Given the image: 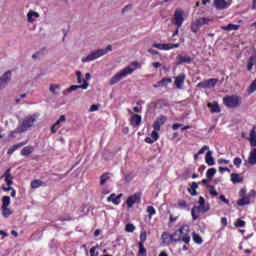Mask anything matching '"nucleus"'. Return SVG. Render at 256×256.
<instances>
[{
    "label": "nucleus",
    "instance_id": "nucleus-20",
    "mask_svg": "<svg viewBox=\"0 0 256 256\" xmlns=\"http://www.w3.org/2000/svg\"><path fill=\"white\" fill-rule=\"evenodd\" d=\"M89 87V82L87 80H83L82 85H72L68 88L69 93L73 91H77V89H88Z\"/></svg>",
    "mask_w": 256,
    "mask_h": 256
},
{
    "label": "nucleus",
    "instance_id": "nucleus-32",
    "mask_svg": "<svg viewBox=\"0 0 256 256\" xmlns=\"http://www.w3.org/2000/svg\"><path fill=\"white\" fill-rule=\"evenodd\" d=\"M231 177V181L232 183H234V185H236V183H243V177H241V175L237 174V173H232L230 175Z\"/></svg>",
    "mask_w": 256,
    "mask_h": 256
},
{
    "label": "nucleus",
    "instance_id": "nucleus-55",
    "mask_svg": "<svg viewBox=\"0 0 256 256\" xmlns=\"http://www.w3.org/2000/svg\"><path fill=\"white\" fill-rule=\"evenodd\" d=\"M152 47H155L156 49H160V51H165V44H161V43H154L152 45Z\"/></svg>",
    "mask_w": 256,
    "mask_h": 256
},
{
    "label": "nucleus",
    "instance_id": "nucleus-6",
    "mask_svg": "<svg viewBox=\"0 0 256 256\" xmlns=\"http://www.w3.org/2000/svg\"><path fill=\"white\" fill-rule=\"evenodd\" d=\"M35 124V118L33 117H26L24 118V120L22 121V124L17 127L12 133H11V137H13L14 133H25V131H27V129H30V127L32 125Z\"/></svg>",
    "mask_w": 256,
    "mask_h": 256
},
{
    "label": "nucleus",
    "instance_id": "nucleus-30",
    "mask_svg": "<svg viewBox=\"0 0 256 256\" xmlns=\"http://www.w3.org/2000/svg\"><path fill=\"white\" fill-rule=\"evenodd\" d=\"M33 151H35V149H33V146H25L21 151V155L22 157H29V155H31Z\"/></svg>",
    "mask_w": 256,
    "mask_h": 256
},
{
    "label": "nucleus",
    "instance_id": "nucleus-37",
    "mask_svg": "<svg viewBox=\"0 0 256 256\" xmlns=\"http://www.w3.org/2000/svg\"><path fill=\"white\" fill-rule=\"evenodd\" d=\"M2 211V217H4L5 219L11 217V215H13V211H11V209H9V207H4L1 208Z\"/></svg>",
    "mask_w": 256,
    "mask_h": 256
},
{
    "label": "nucleus",
    "instance_id": "nucleus-59",
    "mask_svg": "<svg viewBox=\"0 0 256 256\" xmlns=\"http://www.w3.org/2000/svg\"><path fill=\"white\" fill-rule=\"evenodd\" d=\"M56 89H59V85H57V84H52V85H50V91H51V93H53L54 95H55V90Z\"/></svg>",
    "mask_w": 256,
    "mask_h": 256
},
{
    "label": "nucleus",
    "instance_id": "nucleus-33",
    "mask_svg": "<svg viewBox=\"0 0 256 256\" xmlns=\"http://www.w3.org/2000/svg\"><path fill=\"white\" fill-rule=\"evenodd\" d=\"M177 207H178V209H183L184 211H187V209H189V204L187 203V201H185L183 199H178Z\"/></svg>",
    "mask_w": 256,
    "mask_h": 256
},
{
    "label": "nucleus",
    "instance_id": "nucleus-29",
    "mask_svg": "<svg viewBox=\"0 0 256 256\" xmlns=\"http://www.w3.org/2000/svg\"><path fill=\"white\" fill-rule=\"evenodd\" d=\"M248 163L250 165H256V148H253L251 151H250V155L248 157Z\"/></svg>",
    "mask_w": 256,
    "mask_h": 256
},
{
    "label": "nucleus",
    "instance_id": "nucleus-43",
    "mask_svg": "<svg viewBox=\"0 0 256 256\" xmlns=\"http://www.w3.org/2000/svg\"><path fill=\"white\" fill-rule=\"evenodd\" d=\"M207 188H208V191H209L210 195H212V197H217V195H219V193L215 189V186L207 185Z\"/></svg>",
    "mask_w": 256,
    "mask_h": 256
},
{
    "label": "nucleus",
    "instance_id": "nucleus-18",
    "mask_svg": "<svg viewBox=\"0 0 256 256\" xmlns=\"http://www.w3.org/2000/svg\"><path fill=\"white\" fill-rule=\"evenodd\" d=\"M121 197H123V194L115 195V193H112L108 198V203H113V205H119L121 203Z\"/></svg>",
    "mask_w": 256,
    "mask_h": 256
},
{
    "label": "nucleus",
    "instance_id": "nucleus-48",
    "mask_svg": "<svg viewBox=\"0 0 256 256\" xmlns=\"http://www.w3.org/2000/svg\"><path fill=\"white\" fill-rule=\"evenodd\" d=\"M147 241V232H141L140 233V242L142 245H145V242Z\"/></svg>",
    "mask_w": 256,
    "mask_h": 256
},
{
    "label": "nucleus",
    "instance_id": "nucleus-7",
    "mask_svg": "<svg viewBox=\"0 0 256 256\" xmlns=\"http://www.w3.org/2000/svg\"><path fill=\"white\" fill-rule=\"evenodd\" d=\"M141 192H136L133 195H130L127 200H126V205L128 209L133 208V205H141V197H142Z\"/></svg>",
    "mask_w": 256,
    "mask_h": 256
},
{
    "label": "nucleus",
    "instance_id": "nucleus-19",
    "mask_svg": "<svg viewBox=\"0 0 256 256\" xmlns=\"http://www.w3.org/2000/svg\"><path fill=\"white\" fill-rule=\"evenodd\" d=\"M111 174L110 172H105L100 176V187H103L106 185V183H109L111 181Z\"/></svg>",
    "mask_w": 256,
    "mask_h": 256
},
{
    "label": "nucleus",
    "instance_id": "nucleus-39",
    "mask_svg": "<svg viewBox=\"0 0 256 256\" xmlns=\"http://www.w3.org/2000/svg\"><path fill=\"white\" fill-rule=\"evenodd\" d=\"M9 205H11V197L3 196L2 197V206H1V208L9 207Z\"/></svg>",
    "mask_w": 256,
    "mask_h": 256
},
{
    "label": "nucleus",
    "instance_id": "nucleus-56",
    "mask_svg": "<svg viewBox=\"0 0 256 256\" xmlns=\"http://www.w3.org/2000/svg\"><path fill=\"white\" fill-rule=\"evenodd\" d=\"M133 9V5L128 4L126 5L123 9H122V14L125 15V13H127V11H131Z\"/></svg>",
    "mask_w": 256,
    "mask_h": 256
},
{
    "label": "nucleus",
    "instance_id": "nucleus-52",
    "mask_svg": "<svg viewBox=\"0 0 256 256\" xmlns=\"http://www.w3.org/2000/svg\"><path fill=\"white\" fill-rule=\"evenodd\" d=\"M125 231L127 233H133V231H135V225L133 224H127L125 227Z\"/></svg>",
    "mask_w": 256,
    "mask_h": 256
},
{
    "label": "nucleus",
    "instance_id": "nucleus-42",
    "mask_svg": "<svg viewBox=\"0 0 256 256\" xmlns=\"http://www.w3.org/2000/svg\"><path fill=\"white\" fill-rule=\"evenodd\" d=\"M66 117L65 115H61L60 118L54 123V127H57V129L61 128V123H65Z\"/></svg>",
    "mask_w": 256,
    "mask_h": 256
},
{
    "label": "nucleus",
    "instance_id": "nucleus-45",
    "mask_svg": "<svg viewBox=\"0 0 256 256\" xmlns=\"http://www.w3.org/2000/svg\"><path fill=\"white\" fill-rule=\"evenodd\" d=\"M172 79L171 78H162L161 81H159V85L165 86V85H169V83H172Z\"/></svg>",
    "mask_w": 256,
    "mask_h": 256
},
{
    "label": "nucleus",
    "instance_id": "nucleus-24",
    "mask_svg": "<svg viewBox=\"0 0 256 256\" xmlns=\"http://www.w3.org/2000/svg\"><path fill=\"white\" fill-rule=\"evenodd\" d=\"M205 161L209 167H212V165H215V159L213 158V152L208 151L205 156Z\"/></svg>",
    "mask_w": 256,
    "mask_h": 256
},
{
    "label": "nucleus",
    "instance_id": "nucleus-44",
    "mask_svg": "<svg viewBox=\"0 0 256 256\" xmlns=\"http://www.w3.org/2000/svg\"><path fill=\"white\" fill-rule=\"evenodd\" d=\"M201 29V26L198 24L197 20L191 24L192 33H197Z\"/></svg>",
    "mask_w": 256,
    "mask_h": 256
},
{
    "label": "nucleus",
    "instance_id": "nucleus-57",
    "mask_svg": "<svg viewBox=\"0 0 256 256\" xmlns=\"http://www.w3.org/2000/svg\"><path fill=\"white\" fill-rule=\"evenodd\" d=\"M205 151H209V146L204 145V146L198 151V155H203V153H205Z\"/></svg>",
    "mask_w": 256,
    "mask_h": 256
},
{
    "label": "nucleus",
    "instance_id": "nucleus-36",
    "mask_svg": "<svg viewBox=\"0 0 256 256\" xmlns=\"http://www.w3.org/2000/svg\"><path fill=\"white\" fill-rule=\"evenodd\" d=\"M37 17H39V13L30 11L27 14L28 23H33L35 21V19H37Z\"/></svg>",
    "mask_w": 256,
    "mask_h": 256
},
{
    "label": "nucleus",
    "instance_id": "nucleus-54",
    "mask_svg": "<svg viewBox=\"0 0 256 256\" xmlns=\"http://www.w3.org/2000/svg\"><path fill=\"white\" fill-rule=\"evenodd\" d=\"M256 91V79L250 84L249 93H255Z\"/></svg>",
    "mask_w": 256,
    "mask_h": 256
},
{
    "label": "nucleus",
    "instance_id": "nucleus-10",
    "mask_svg": "<svg viewBox=\"0 0 256 256\" xmlns=\"http://www.w3.org/2000/svg\"><path fill=\"white\" fill-rule=\"evenodd\" d=\"M219 79L217 78H211L205 81H202L200 83L197 84V87H199L200 89H213V87H215V85H217Z\"/></svg>",
    "mask_w": 256,
    "mask_h": 256
},
{
    "label": "nucleus",
    "instance_id": "nucleus-35",
    "mask_svg": "<svg viewBox=\"0 0 256 256\" xmlns=\"http://www.w3.org/2000/svg\"><path fill=\"white\" fill-rule=\"evenodd\" d=\"M256 63V54L250 56L248 59V64H247V71H253V65Z\"/></svg>",
    "mask_w": 256,
    "mask_h": 256
},
{
    "label": "nucleus",
    "instance_id": "nucleus-13",
    "mask_svg": "<svg viewBox=\"0 0 256 256\" xmlns=\"http://www.w3.org/2000/svg\"><path fill=\"white\" fill-rule=\"evenodd\" d=\"M185 74H179L175 77L174 85L176 89H183V84L185 83Z\"/></svg>",
    "mask_w": 256,
    "mask_h": 256
},
{
    "label": "nucleus",
    "instance_id": "nucleus-63",
    "mask_svg": "<svg viewBox=\"0 0 256 256\" xmlns=\"http://www.w3.org/2000/svg\"><path fill=\"white\" fill-rule=\"evenodd\" d=\"M148 53H150L151 55H159V51L152 48L148 49Z\"/></svg>",
    "mask_w": 256,
    "mask_h": 256
},
{
    "label": "nucleus",
    "instance_id": "nucleus-50",
    "mask_svg": "<svg viewBox=\"0 0 256 256\" xmlns=\"http://www.w3.org/2000/svg\"><path fill=\"white\" fill-rule=\"evenodd\" d=\"M77 83L81 84L85 79H83V74L81 71H76Z\"/></svg>",
    "mask_w": 256,
    "mask_h": 256
},
{
    "label": "nucleus",
    "instance_id": "nucleus-28",
    "mask_svg": "<svg viewBox=\"0 0 256 256\" xmlns=\"http://www.w3.org/2000/svg\"><path fill=\"white\" fill-rule=\"evenodd\" d=\"M256 127L253 126V128L250 130V145L251 147H256Z\"/></svg>",
    "mask_w": 256,
    "mask_h": 256
},
{
    "label": "nucleus",
    "instance_id": "nucleus-14",
    "mask_svg": "<svg viewBox=\"0 0 256 256\" xmlns=\"http://www.w3.org/2000/svg\"><path fill=\"white\" fill-rule=\"evenodd\" d=\"M9 81H11V71L8 70L0 78V89H3Z\"/></svg>",
    "mask_w": 256,
    "mask_h": 256
},
{
    "label": "nucleus",
    "instance_id": "nucleus-31",
    "mask_svg": "<svg viewBox=\"0 0 256 256\" xmlns=\"http://www.w3.org/2000/svg\"><path fill=\"white\" fill-rule=\"evenodd\" d=\"M138 256H147V249L143 242H138Z\"/></svg>",
    "mask_w": 256,
    "mask_h": 256
},
{
    "label": "nucleus",
    "instance_id": "nucleus-2",
    "mask_svg": "<svg viewBox=\"0 0 256 256\" xmlns=\"http://www.w3.org/2000/svg\"><path fill=\"white\" fill-rule=\"evenodd\" d=\"M176 237V243L182 241L186 245L191 243V230L189 229V225H182L178 230L174 232Z\"/></svg>",
    "mask_w": 256,
    "mask_h": 256
},
{
    "label": "nucleus",
    "instance_id": "nucleus-60",
    "mask_svg": "<svg viewBox=\"0 0 256 256\" xmlns=\"http://www.w3.org/2000/svg\"><path fill=\"white\" fill-rule=\"evenodd\" d=\"M219 199L226 205H229V200H227V198H225V195H220Z\"/></svg>",
    "mask_w": 256,
    "mask_h": 256
},
{
    "label": "nucleus",
    "instance_id": "nucleus-51",
    "mask_svg": "<svg viewBox=\"0 0 256 256\" xmlns=\"http://www.w3.org/2000/svg\"><path fill=\"white\" fill-rule=\"evenodd\" d=\"M159 131H160V130H155V129H154V131H152L151 137H152V139H153L154 141H158V140H159Z\"/></svg>",
    "mask_w": 256,
    "mask_h": 256
},
{
    "label": "nucleus",
    "instance_id": "nucleus-12",
    "mask_svg": "<svg viewBox=\"0 0 256 256\" xmlns=\"http://www.w3.org/2000/svg\"><path fill=\"white\" fill-rule=\"evenodd\" d=\"M213 3L217 11H223V9H227L229 7L227 0H214Z\"/></svg>",
    "mask_w": 256,
    "mask_h": 256
},
{
    "label": "nucleus",
    "instance_id": "nucleus-4",
    "mask_svg": "<svg viewBox=\"0 0 256 256\" xmlns=\"http://www.w3.org/2000/svg\"><path fill=\"white\" fill-rule=\"evenodd\" d=\"M109 51H113V46L108 45L105 49H98L92 51L88 56L83 57L81 59L82 63H89L91 61H95V59H99V57H103V55H107Z\"/></svg>",
    "mask_w": 256,
    "mask_h": 256
},
{
    "label": "nucleus",
    "instance_id": "nucleus-22",
    "mask_svg": "<svg viewBox=\"0 0 256 256\" xmlns=\"http://www.w3.org/2000/svg\"><path fill=\"white\" fill-rule=\"evenodd\" d=\"M207 107H209L211 113H221V107L217 102L208 103Z\"/></svg>",
    "mask_w": 256,
    "mask_h": 256
},
{
    "label": "nucleus",
    "instance_id": "nucleus-41",
    "mask_svg": "<svg viewBox=\"0 0 256 256\" xmlns=\"http://www.w3.org/2000/svg\"><path fill=\"white\" fill-rule=\"evenodd\" d=\"M179 47H181V44H179V43H176V44L167 43V44H165V51H171V49H177Z\"/></svg>",
    "mask_w": 256,
    "mask_h": 256
},
{
    "label": "nucleus",
    "instance_id": "nucleus-58",
    "mask_svg": "<svg viewBox=\"0 0 256 256\" xmlns=\"http://www.w3.org/2000/svg\"><path fill=\"white\" fill-rule=\"evenodd\" d=\"M239 197H247V189L242 188L239 192Z\"/></svg>",
    "mask_w": 256,
    "mask_h": 256
},
{
    "label": "nucleus",
    "instance_id": "nucleus-34",
    "mask_svg": "<svg viewBox=\"0 0 256 256\" xmlns=\"http://www.w3.org/2000/svg\"><path fill=\"white\" fill-rule=\"evenodd\" d=\"M198 188H199V184H197V182H192L191 187L188 188V192L192 197H195V195H197Z\"/></svg>",
    "mask_w": 256,
    "mask_h": 256
},
{
    "label": "nucleus",
    "instance_id": "nucleus-47",
    "mask_svg": "<svg viewBox=\"0 0 256 256\" xmlns=\"http://www.w3.org/2000/svg\"><path fill=\"white\" fill-rule=\"evenodd\" d=\"M147 213H149V217H153L157 213V210H155V207L153 206H148L147 207Z\"/></svg>",
    "mask_w": 256,
    "mask_h": 256
},
{
    "label": "nucleus",
    "instance_id": "nucleus-3",
    "mask_svg": "<svg viewBox=\"0 0 256 256\" xmlns=\"http://www.w3.org/2000/svg\"><path fill=\"white\" fill-rule=\"evenodd\" d=\"M198 205V207L194 206L191 210L193 221H197V219H199V213H207L211 209L209 204H205V198L203 196L199 197Z\"/></svg>",
    "mask_w": 256,
    "mask_h": 256
},
{
    "label": "nucleus",
    "instance_id": "nucleus-21",
    "mask_svg": "<svg viewBox=\"0 0 256 256\" xmlns=\"http://www.w3.org/2000/svg\"><path fill=\"white\" fill-rule=\"evenodd\" d=\"M196 22H198L200 27H203V25H209V23H213V18L200 17L196 19Z\"/></svg>",
    "mask_w": 256,
    "mask_h": 256
},
{
    "label": "nucleus",
    "instance_id": "nucleus-23",
    "mask_svg": "<svg viewBox=\"0 0 256 256\" xmlns=\"http://www.w3.org/2000/svg\"><path fill=\"white\" fill-rule=\"evenodd\" d=\"M30 187L31 189H39V187H47V183L41 180H32Z\"/></svg>",
    "mask_w": 256,
    "mask_h": 256
},
{
    "label": "nucleus",
    "instance_id": "nucleus-46",
    "mask_svg": "<svg viewBox=\"0 0 256 256\" xmlns=\"http://www.w3.org/2000/svg\"><path fill=\"white\" fill-rule=\"evenodd\" d=\"M97 249H99V245L93 246L90 249V256H99V252H97Z\"/></svg>",
    "mask_w": 256,
    "mask_h": 256
},
{
    "label": "nucleus",
    "instance_id": "nucleus-27",
    "mask_svg": "<svg viewBox=\"0 0 256 256\" xmlns=\"http://www.w3.org/2000/svg\"><path fill=\"white\" fill-rule=\"evenodd\" d=\"M251 203V198H249V196L246 197H241L238 201H237V205L239 207H245V205H249Z\"/></svg>",
    "mask_w": 256,
    "mask_h": 256
},
{
    "label": "nucleus",
    "instance_id": "nucleus-9",
    "mask_svg": "<svg viewBox=\"0 0 256 256\" xmlns=\"http://www.w3.org/2000/svg\"><path fill=\"white\" fill-rule=\"evenodd\" d=\"M162 245H171V243H177V237L175 236V232L173 234H169V232H163L161 235Z\"/></svg>",
    "mask_w": 256,
    "mask_h": 256
},
{
    "label": "nucleus",
    "instance_id": "nucleus-61",
    "mask_svg": "<svg viewBox=\"0 0 256 256\" xmlns=\"http://www.w3.org/2000/svg\"><path fill=\"white\" fill-rule=\"evenodd\" d=\"M180 127H183V124L175 123L172 125L173 131H177Z\"/></svg>",
    "mask_w": 256,
    "mask_h": 256
},
{
    "label": "nucleus",
    "instance_id": "nucleus-5",
    "mask_svg": "<svg viewBox=\"0 0 256 256\" xmlns=\"http://www.w3.org/2000/svg\"><path fill=\"white\" fill-rule=\"evenodd\" d=\"M223 103L228 109H237L241 107V97L238 95L224 96Z\"/></svg>",
    "mask_w": 256,
    "mask_h": 256
},
{
    "label": "nucleus",
    "instance_id": "nucleus-1",
    "mask_svg": "<svg viewBox=\"0 0 256 256\" xmlns=\"http://www.w3.org/2000/svg\"><path fill=\"white\" fill-rule=\"evenodd\" d=\"M137 69H141V64H139L137 61L131 62L130 66L125 67L110 79L109 85H116V83H119L121 79H125L127 75H133V72L137 71Z\"/></svg>",
    "mask_w": 256,
    "mask_h": 256
},
{
    "label": "nucleus",
    "instance_id": "nucleus-15",
    "mask_svg": "<svg viewBox=\"0 0 256 256\" xmlns=\"http://www.w3.org/2000/svg\"><path fill=\"white\" fill-rule=\"evenodd\" d=\"M141 115L139 114H132L130 117V125L131 127H139V125H141Z\"/></svg>",
    "mask_w": 256,
    "mask_h": 256
},
{
    "label": "nucleus",
    "instance_id": "nucleus-62",
    "mask_svg": "<svg viewBox=\"0 0 256 256\" xmlns=\"http://www.w3.org/2000/svg\"><path fill=\"white\" fill-rule=\"evenodd\" d=\"M154 142H155V140L152 139V137H146L145 138V143H149V145H152V143H154Z\"/></svg>",
    "mask_w": 256,
    "mask_h": 256
},
{
    "label": "nucleus",
    "instance_id": "nucleus-17",
    "mask_svg": "<svg viewBox=\"0 0 256 256\" xmlns=\"http://www.w3.org/2000/svg\"><path fill=\"white\" fill-rule=\"evenodd\" d=\"M3 177H5V183L8 185V187H11V185H13V176L11 175V168L6 169V171L2 175V178Z\"/></svg>",
    "mask_w": 256,
    "mask_h": 256
},
{
    "label": "nucleus",
    "instance_id": "nucleus-53",
    "mask_svg": "<svg viewBox=\"0 0 256 256\" xmlns=\"http://www.w3.org/2000/svg\"><path fill=\"white\" fill-rule=\"evenodd\" d=\"M241 163H243V160H241V158L236 157L233 161V164L235 165V167L239 168L241 167Z\"/></svg>",
    "mask_w": 256,
    "mask_h": 256
},
{
    "label": "nucleus",
    "instance_id": "nucleus-8",
    "mask_svg": "<svg viewBox=\"0 0 256 256\" xmlns=\"http://www.w3.org/2000/svg\"><path fill=\"white\" fill-rule=\"evenodd\" d=\"M184 12L181 9H176L174 12V17L172 19V23L173 25H176L178 27V29H181L185 18L183 17Z\"/></svg>",
    "mask_w": 256,
    "mask_h": 256
},
{
    "label": "nucleus",
    "instance_id": "nucleus-11",
    "mask_svg": "<svg viewBox=\"0 0 256 256\" xmlns=\"http://www.w3.org/2000/svg\"><path fill=\"white\" fill-rule=\"evenodd\" d=\"M167 123V116H159L156 121H154L152 127L155 131H161V125H165Z\"/></svg>",
    "mask_w": 256,
    "mask_h": 256
},
{
    "label": "nucleus",
    "instance_id": "nucleus-25",
    "mask_svg": "<svg viewBox=\"0 0 256 256\" xmlns=\"http://www.w3.org/2000/svg\"><path fill=\"white\" fill-rule=\"evenodd\" d=\"M223 31H239L241 29V25L239 24H228L226 26H222Z\"/></svg>",
    "mask_w": 256,
    "mask_h": 256
},
{
    "label": "nucleus",
    "instance_id": "nucleus-26",
    "mask_svg": "<svg viewBox=\"0 0 256 256\" xmlns=\"http://www.w3.org/2000/svg\"><path fill=\"white\" fill-rule=\"evenodd\" d=\"M23 145H27V142H20L18 144H14L12 147H10L7 151L8 155H13V153H15V151H17V149H19V147H23Z\"/></svg>",
    "mask_w": 256,
    "mask_h": 256
},
{
    "label": "nucleus",
    "instance_id": "nucleus-38",
    "mask_svg": "<svg viewBox=\"0 0 256 256\" xmlns=\"http://www.w3.org/2000/svg\"><path fill=\"white\" fill-rule=\"evenodd\" d=\"M215 173H217V169L215 168H209L206 172V177L211 181L213 177H215Z\"/></svg>",
    "mask_w": 256,
    "mask_h": 256
},
{
    "label": "nucleus",
    "instance_id": "nucleus-64",
    "mask_svg": "<svg viewBox=\"0 0 256 256\" xmlns=\"http://www.w3.org/2000/svg\"><path fill=\"white\" fill-rule=\"evenodd\" d=\"M221 224L223 225V227H227V218L226 217L221 218Z\"/></svg>",
    "mask_w": 256,
    "mask_h": 256
},
{
    "label": "nucleus",
    "instance_id": "nucleus-49",
    "mask_svg": "<svg viewBox=\"0 0 256 256\" xmlns=\"http://www.w3.org/2000/svg\"><path fill=\"white\" fill-rule=\"evenodd\" d=\"M235 227H245L246 222L245 220H242L241 218L237 219V221L234 223Z\"/></svg>",
    "mask_w": 256,
    "mask_h": 256
},
{
    "label": "nucleus",
    "instance_id": "nucleus-40",
    "mask_svg": "<svg viewBox=\"0 0 256 256\" xmlns=\"http://www.w3.org/2000/svg\"><path fill=\"white\" fill-rule=\"evenodd\" d=\"M192 237L194 243H197V245H201L203 243V238H201V235L193 232Z\"/></svg>",
    "mask_w": 256,
    "mask_h": 256
},
{
    "label": "nucleus",
    "instance_id": "nucleus-16",
    "mask_svg": "<svg viewBox=\"0 0 256 256\" xmlns=\"http://www.w3.org/2000/svg\"><path fill=\"white\" fill-rule=\"evenodd\" d=\"M176 59V65H183V63H193V58H191V56L178 55Z\"/></svg>",
    "mask_w": 256,
    "mask_h": 256
}]
</instances>
